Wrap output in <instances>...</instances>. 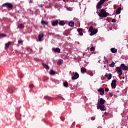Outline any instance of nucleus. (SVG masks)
<instances>
[{
  "instance_id": "obj_38",
  "label": "nucleus",
  "mask_w": 128,
  "mask_h": 128,
  "mask_svg": "<svg viewBox=\"0 0 128 128\" xmlns=\"http://www.w3.org/2000/svg\"><path fill=\"white\" fill-rule=\"evenodd\" d=\"M29 88H34V84H30L29 86Z\"/></svg>"
},
{
  "instance_id": "obj_40",
  "label": "nucleus",
  "mask_w": 128,
  "mask_h": 128,
  "mask_svg": "<svg viewBox=\"0 0 128 128\" xmlns=\"http://www.w3.org/2000/svg\"><path fill=\"white\" fill-rule=\"evenodd\" d=\"M108 90H110L108 89V88H105V92H108Z\"/></svg>"
},
{
  "instance_id": "obj_17",
  "label": "nucleus",
  "mask_w": 128,
  "mask_h": 128,
  "mask_svg": "<svg viewBox=\"0 0 128 128\" xmlns=\"http://www.w3.org/2000/svg\"><path fill=\"white\" fill-rule=\"evenodd\" d=\"M87 74H89V76H94V72L90 70H88L87 71Z\"/></svg>"
},
{
  "instance_id": "obj_6",
  "label": "nucleus",
  "mask_w": 128,
  "mask_h": 128,
  "mask_svg": "<svg viewBox=\"0 0 128 128\" xmlns=\"http://www.w3.org/2000/svg\"><path fill=\"white\" fill-rule=\"evenodd\" d=\"M78 78H80V74H78V72H76L74 74L72 77V80H78Z\"/></svg>"
},
{
  "instance_id": "obj_2",
  "label": "nucleus",
  "mask_w": 128,
  "mask_h": 128,
  "mask_svg": "<svg viewBox=\"0 0 128 128\" xmlns=\"http://www.w3.org/2000/svg\"><path fill=\"white\" fill-rule=\"evenodd\" d=\"M89 32H90V36H94L98 33V30L94 29V27L91 26L89 28Z\"/></svg>"
},
{
  "instance_id": "obj_16",
  "label": "nucleus",
  "mask_w": 128,
  "mask_h": 128,
  "mask_svg": "<svg viewBox=\"0 0 128 128\" xmlns=\"http://www.w3.org/2000/svg\"><path fill=\"white\" fill-rule=\"evenodd\" d=\"M78 32L80 34V36H82V29L81 28H79L78 29Z\"/></svg>"
},
{
  "instance_id": "obj_24",
  "label": "nucleus",
  "mask_w": 128,
  "mask_h": 128,
  "mask_svg": "<svg viewBox=\"0 0 128 128\" xmlns=\"http://www.w3.org/2000/svg\"><path fill=\"white\" fill-rule=\"evenodd\" d=\"M122 10L121 8H118L116 10V14H120V10Z\"/></svg>"
},
{
  "instance_id": "obj_14",
  "label": "nucleus",
  "mask_w": 128,
  "mask_h": 128,
  "mask_svg": "<svg viewBox=\"0 0 128 128\" xmlns=\"http://www.w3.org/2000/svg\"><path fill=\"white\" fill-rule=\"evenodd\" d=\"M52 50H53V52H60V49L59 48H52Z\"/></svg>"
},
{
  "instance_id": "obj_42",
  "label": "nucleus",
  "mask_w": 128,
  "mask_h": 128,
  "mask_svg": "<svg viewBox=\"0 0 128 128\" xmlns=\"http://www.w3.org/2000/svg\"><path fill=\"white\" fill-rule=\"evenodd\" d=\"M112 22H116V20L112 19Z\"/></svg>"
},
{
  "instance_id": "obj_23",
  "label": "nucleus",
  "mask_w": 128,
  "mask_h": 128,
  "mask_svg": "<svg viewBox=\"0 0 128 128\" xmlns=\"http://www.w3.org/2000/svg\"><path fill=\"white\" fill-rule=\"evenodd\" d=\"M68 26H70L72 27V26H74V22H72V21L70 22H68Z\"/></svg>"
},
{
  "instance_id": "obj_34",
  "label": "nucleus",
  "mask_w": 128,
  "mask_h": 128,
  "mask_svg": "<svg viewBox=\"0 0 128 128\" xmlns=\"http://www.w3.org/2000/svg\"><path fill=\"white\" fill-rule=\"evenodd\" d=\"M20 115L19 114H16V118L17 120H20Z\"/></svg>"
},
{
  "instance_id": "obj_18",
  "label": "nucleus",
  "mask_w": 128,
  "mask_h": 128,
  "mask_svg": "<svg viewBox=\"0 0 128 128\" xmlns=\"http://www.w3.org/2000/svg\"><path fill=\"white\" fill-rule=\"evenodd\" d=\"M105 76L106 78H107L108 80H110V78H112V74H105Z\"/></svg>"
},
{
  "instance_id": "obj_46",
  "label": "nucleus",
  "mask_w": 128,
  "mask_h": 128,
  "mask_svg": "<svg viewBox=\"0 0 128 128\" xmlns=\"http://www.w3.org/2000/svg\"><path fill=\"white\" fill-rule=\"evenodd\" d=\"M98 128H102L100 126H98Z\"/></svg>"
},
{
  "instance_id": "obj_21",
  "label": "nucleus",
  "mask_w": 128,
  "mask_h": 128,
  "mask_svg": "<svg viewBox=\"0 0 128 128\" xmlns=\"http://www.w3.org/2000/svg\"><path fill=\"white\" fill-rule=\"evenodd\" d=\"M42 64L44 68H46V70H48L50 68V66H48L46 64H45L44 63H42Z\"/></svg>"
},
{
  "instance_id": "obj_10",
  "label": "nucleus",
  "mask_w": 128,
  "mask_h": 128,
  "mask_svg": "<svg viewBox=\"0 0 128 128\" xmlns=\"http://www.w3.org/2000/svg\"><path fill=\"white\" fill-rule=\"evenodd\" d=\"M120 68L123 70H128V66H126V64H120Z\"/></svg>"
},
{
  "instance_id": "obj_13",
  "label": "nucleus",
  "mask_w": 128,
  "mask_h": 128,
  "mask_svg": "<svg viewBox=\"0 0 128 128\" xmlns=\"http://www.w3.org/2000/svg\"><path fill=\"white\" fill-rule=\"evenodd\" d=\"M2 6H7V7L8 8H12V4L10 3H5L3 4Z\"/></svg>"
},
{
  "instance_id": "obj_11",
  "label": "nucleus",
  "mask_w": 128,
  "mask_h": 128,
  "mask_svg": "<svg viewBox=\"0 0 128 128\" xmlns=\"http://www.w3.org/2000/svg\"><path fill=\"white\" fill-rule=\"evenodd\" d=\"M116 72L118 74L122 76V67H116Z\"/></svg>"
},
{
  "instance_id": "obj_1",
  "label": "nucleus",
  "mask_w": 128,
  "mask_h": 128,
  "mask_svg": "<svg viewBox=\"0 0 128 128\" xmlns=\"http://www.w3.org/2000/svg\"><path fill=\"white\" fill-rule=\"evenodd\" d=\"M100 12H99L98 16H100V18H106L108 16H110V14L108 12H107L106 10L104 9H102L100 10Z\"/></svg>"
},
{
  "instance_id": "obj_32",
  "label": "nucleus",
  "mask_w": 128,
  "mask_h": 128,
  "mask_svg": "<svg viewBox=\"0 0 128 128\" xmlns=\"http://www.w3.org/2000/svg\"><path fill=\"white\" fill-rule=\"evenodd\" d=\"M64 86H65V88H68V82H66L64 83Z\"/></svg>"
},
{
  "instance_id": "obj_41",
  "label": "nucleus",
  "mask_w": 128,
  "mask_h": 128,
  "mask_svg": "<svg viewBox=\"0 0 128 128\" xmlns=\"http://www.w3.org/2000/svg\"><path fill=\"white\" fill-rule=\"evenodd\" d=\"M91 120H96V118L95 117H92Z\"/></svg>"
},
{
  "instance_id": "obj_36",
  "label": "nucleus",
  "mask_w": 128,
  "mask_h": 128,
  "mask_svg": "<svg viewBox=\"0 0 128 128\" xmlns=\"http://www.w3.org/2000/svg\"><path fill=\"white\" fill-rule=\"evenodd\" d=\"M90 52H94V47L92 46L90 48Z\"/></svg>"
},
{
  "instance_id": "obj_45",
  "label": "nucleus",
  "mask_w": 128,
  "mask_h": 128,
  "mask_svg": "<svg viewBox=\"0 0 128 128\" xmlns=\"http://www.w3.org/2000/svg\"><path fill=\"white\" fill-rule=\"evenodd\" d=\"M68 10H72V8H68Z\"/></svg>"
},
{
  "instance_id": "obj_25",
  "label": "nucleus",
  "mask_w": 128,
  "mask_h": 128,
  "mask_svg": "<svg viewBox=\"0 0 128 128\" xmlns=\"http://www.w3.org/2000/svg\"><path fill=\"white\" fill-rule=\"evenodd\" d=\"M18 28H20V30H22V28H24V24H20L18 26Z\"/></svg>"
},
{
  "instance_id": "obj_5",
  "label": "nucleus",
  "mask_w": 128,
  "mask_h": 128,
  "mask_svg": "<svg viewBox=\"0 0 128 128\" xmlns=\"http://www.w3.org/2000/svg\"><path fill=\"white\" fill-rule=\"evenodd\" d=\"M14 90H16V88L12 86H11L8 88L7 90L9 94H13L14 92Z\"/></svg>"
},
{
  "instance_id": "obj_47",
  "label": "nucleus",
  "mask_w": 128,
  "mask_h": 128,
  "mask_svg": "<svg viewBox=\"0 0 128 128\" xmlns=\"http://www.w3.org/2000/svg\"><path fill=\"white\" fill-rule=\"evenodd\" d=\"M122 78H124V76H123V77H122Z\"/></svg>"
},
{
  "instance_id": "obj_49",
  "label": "nucleus",
  "mask_w": 128,
  "mask_h": 128,
  "mask_svg": "<svg viewBox=\"0 0 128 128\" xmlns=\"http://www.w3.org/2000/svg\"><path fill=\"white\" fill-rule=\"evenodd\" d=\"M104 68H106V66H104Z\"/></svg>"
},
{
  "instance_id": "obj_48",
  "label": "nucleus",
  "mask_w": 128,
  "mask_h": 128,
  "mask_svg": "<svg viewBox=\"0 0 128 128\" xmlns=\"http://www.w3.org/2000/svg\"><path fill=\"white\" fill-rule=\"evenodd\" d=\"M30 2H32V0H30Z\"/></svg>"
},
{
  "instance_id": "obj_22",
  "label": "nucleus",
  "mask_w": 128,
  "mask_h": 128,
  "mask_svg": "<svg viewBox=\"0 0 128 128\" xmlns=\"http://www.w3.org/2000/svg\"><path fill=\"white\" fill-rule=\"evenodd\" d=\"M110 50H111L112 52V54H116V52H118V50L116 49L115 48H112L110 49Z\"/></svg>"
},
{
  "instance_id": "obj_26",
  "label": "nucleus",
  "mask_w": 128,
  "mask_h": 128,
  "mask_svg": "<svg viewBox=\"0 0 128 128\" xmlns=\"http://www.w3.org/2000/svg\"><path fill=\"white\" fill-rule=\"evenodd\" d=\"M104 61H103V62L104 64H108V59H106V56H104Z\"/></svg>"
},
{
  "instance_id": "obj_37",
  "label": "nucleus",
  "mask_w": 128,
  "mask_h": 128,
  "mask_svg": "<svg viewBox=\"0 0 128 128\" xmlns=\"http://www.w3.org/2000/svg\"><path fill=\"white\" fill-rule=\"evenodd\" d=\"M58 98H60V100H64V98L60 96H58Z\"/></svg>"
},
{
  "instance_id": "obj_7",
  "label": "nucleus",
  "mask_w": 128,
  "mask_h": 128,
  "mask_svg": "<svg viewBox=\"0 0 128 128\" xmlns=\"http://www.w3.org/2000/svg\"><path fill=\"white\" fill-rule=\"evenodd\" d=\"M111 86L112 88H116V80H112L111 83Z\"/></svg>"
},
{
  "instance_id": "obj_20",
  "label": "nucleus",
  "mask_w": 128,
  "mask_h": 128,
  "mask_svg": "<svg viewBox=\"0 0 128 128\" xmlns=\"http://www.w3.org/2000/svg\"><path fill=\"white\" fill-rule=\"evenodd\" d=\"M80 70H81V72H82V74H84V72H86V68H84V67H82L80 68Z\"/></svg>"
},
{
  "instance_id": "obj_15",
  "label": "nucleus",
  "mask_w": 128,
  "mask_h": 128,
  "mask_svg": "<svg viewBox=\"0 0 128 128\" xmlns=\"http://www.w3.org/2000/svg\"><path fill=\"white\" fill-rule=\"evenodd\" d=\"M44 38V34H40L38 36V42H42V38Z\"/></svg>"
},
{
  "instance_id": "obj_8",
  "label": "nucleus",
  "mask_w": 128,
  "mask_h": 128,
  "mask_svg": "<svg viewBox=\"0 0 128 128\" xmlns=\"http://www.w3.org/2000/svg\"><path fill=\"white\" fill-rule=\"evenodd\" d=\"M98 92H100V96H104V88H100L98 90Z\"/></svg>"
},
{
  "instance_id": "obj_27",
  "label": "nucleus",
  "mask_w": 128,
  "mask_h": 128,
  "mask_svg": "<svg viewBox=\"0 0 128 128\" xmlns=\"http://www.w3.org/2000/svg\"><path fill=\"white\" fill-rule=\"evenodd\" d=\"M41 24H45L46 26H48V22H46L44 20H42Z\"/></svg>"
},
{
  "instance_id": "obj_43",
  "label": "nucleus",
  "mask_w": 128,
  "mask_h": 128,
  "mask_svg": "<svg viewBox=\"0 0 128 128\" xmlns=\"http://www.w3.org/2000/svg\"><path fill=\"white\" fill-rule=\"evenodd\" d=\"M18 44H22V40H18Z\"/></svg>"
},
{
  "instance_id": "obj_28",
  "label": "nucleus",
  "mask_w": 128,
  "mask_h": 128,
  "mask_svg": "<svg viewBox=\"0 0 128 128\" xmlns=\"http://www.w3.org/2000/svg\"><path fill=\"white\" fill-rule=\"evenodd\" d=\"M59 66H60V64H62V60L60 59L58 60V62H57Z\"/></svg>"
},
{
  "instance_id": "obj_35",
  "label": "nucleus",
  "mask_w": 128,
  "mask_h": 128,
  "mask_svg": "<svg viewBox=\"0 0 128 128\" xmlns=\"http://www.w3.org/2000/svg\"><path fill=\"white\" fill-rule=\"evenodd\" d=\"M4 36H6V35L4 34H0V38H4Z\"/></svg>"
},
{
  "instance_id": "obj_9",
  "label": "nucleus",
  "mask_w": 128,
  "mask_h": 128,
  "mask_svg": "<svg viewBox=\"0 0 128 128\" xmlns=\"http://www.w3.org/2000/svg\"><path fill=\"white\" fill-rule=\"evenodd\" d=\"M52 24V26H58V20H54L52 21L51 22Z\"/></svg>"
},
{
  "instance_id": "obj_4",
  "label": "nucleus",
  "mask_w": 128,
  "mask_h": 128,
  "mask_svg": "<svg viewBox=\"0 0 128 128\" xmlns=\"http://www.w3.org/2000/svg\"><path fill=\"white\" fill-rule=\"evenodd\" d=\"M97 110H100L102 112H104L106 110V108L104 105L98 104L97 106Z\"/></svg>"
},
{
  "instance_id": "obj_33",
  "label": "nucleus",
  "mask_w": 128,
  "mask_h": 128,
  "mask_svg": "<svg viewBox=\"0 0 128 128\" xmlns=\"http://www.w3.org/2000/svg\"><path fill=\"white\" fill-rule=\"evenodd\" d=\"M109 66H110V68H114V62H112V64H109Z\"/></svg>"
},
{
  "instance_id": "obj_3",
  "label": "nucleus",
  "mask_w": 128,
  "mask_h": 128,
  "mask_svg": "<svg viewBox=\"0 0 128 128\" xmlns=\"http://www.w3.org/2000/svg\"><path fill=\"white\" fill-rule=\"evenodd\" d=\"M108 0H100L96 5V8L98 10H100V8H102V6L104 4V2Z\"/></svg>"
},
{
  "instance_id": "obj_39",
  "label": "nucleus",
  "mask_w": 128,
  "mask_h": 128,
  "mask_svg": "<svg viewBox=\"0 0 128 128\" xmlns=\"http://www.w3.org/2000/svg\"><path fill=\"white\" fill-rule=\"evenodd\" d=\"M109 96H113L112 92H109Z\"/></svg>"
},
{
  "instance_id": "obj_31",
  "label": "nucleus",
  "mask_w": 128,
  "mask_h": 128,
  "mask_svg": "<svg viewBox=\"0 0 128 128\" xmlns=\"http://www.w3.org/2000/svg\"><path fill=\"white\" fill-rule=\"evenodd\" d=\"M44 98L45 100H52V98H51V97H50V96H45L44 97Z\"/></svg>"
},
{
  "instance_id": "obj_29",
  "label": "nucleus",
  "mask_w": 128,
  "mask_h": 128,
  "mask_svg": "<svg viewBox=\"0 0 128 128\" xmlns=\"http://www.w3.org/2000/svg\"><path fill=\"white\" fill-rule=\"evenodd\" d=\"M50 74L52 76H54V75L56 74V72L54 71V70H50Z\"/></svg>"
},
{
  "instance_id": "obj_12",
  "label": "nucleus",
  "mask_w": 128,
  "mask_h": 128,
  "mask_svg": "<svg viewBox=\"0 0 128 128\" xmlns=\"http://www.w3.org/2000/svg\"><path fill=\"white\" fill-rule=\"evenodd\" d=\"M104 102H106V100H104V98H100V102H98V104H101L102 106H104Z\"/></svg>"
},
{
  "instance_id": "obj_44",
  "label": "nucleus",
  "mask_w": 128,
  "mask_h": 128,
  "mask_svg": "<svg viewBox=\"0 0 128 128\" xmlns=\"http://www.w3.org/2000/svg\"><path fill=\"white\" fill-rule=\"evenodd\" d=\"M104 114H106V116L108 114V113L106 112H104Z\"/></svg>"
},
{
  "instance_id": "obj_30",
  "label": "nucleus",
  "mask_w": 128,
  "mask_h": 128,
  "mask_svg": "<svg viewBox=\"0 0 128 128\" xmlns=\"http://www.w3.org/2000/svg\"><path fill=\"white\" fill-rule=\"evenodd\" d=\"M59 24L60 26H64V24H65L63 20H60L59 22Z\"/></svg>"
},
{
  "instance_id": "obj_19",
  "label": "nucleus",
  "mask_w": 128,
  "mask_h": 128,
  "mask_svg": "<svg viewBox=\"0 0 128 128\" xmlns=\"http://www.w3.org/2000/svg\"><path fill=\"white\" fill-rule=\"evenodd\" d=\"M10 44H12V42H8V43H6L5 44V50L8 48V47L10 46Z\"/></svg>"
}]
</instances>
